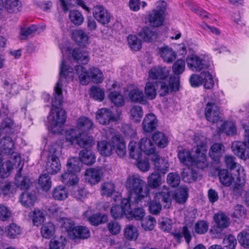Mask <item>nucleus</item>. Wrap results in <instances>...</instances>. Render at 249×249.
Here are the masks:
<instances>
[{"label":"nucleus","instance_id":"obj_1","mask_svg":"<svg viewBox=\"0 0 249 249\" xmlns=\"http://www.w3.org/2000/svg\"><path fill=\"white\" fill-rule=\"evenodd\" d=\"M60 69V79L63 77L66 78L70 73H72L73 72V69L67 65L65 61H62ZM60 80L61 79H59L54 87V97L52 103L53 108L51 109L46 123V125L50 128L53 133H58L60 132V127L66 120L65 111L58 107V106L61 105L63 100Z\"/></svg>","mask_w":249,"mask_h":249},{"label":"nucleus","instance_id":"obj_2","mask_svg":"<svg viewBox=\"0 0 249 249\" xmlns=\"http://www.w3.org/2000/svg\"><path fill=\"white\" fill-rule=\"evenodd\" d=\"M145 186V181L139 177L132 175L127 178L125 186L130 195L126 199H129L132 205H138L141 207L148 205L150 197L149 196V189Z\"/></svg>","mask_w":249,"mask_h":249},{"label":"nucleus","instance_id":"obj_3","mask_svg":"<svg viewBox=\"0 0 249 249\" xmlns=\"http://www.w3.org/2000/svg\"><path fill=\"white\" fill-rule=\"evenodd\" d=\"M81 164L75 157L69 159L67 163V171L61 175L62 181L66 185L73 186L77 183L78 178L76 174L81 170Z\"/></svg>","mask_w":249,"mask_h":249},{"label":"nucleus","instance_id":"obj_4","mask_svg":"<svg viewBox=\"0 0 249 249\" xmlns=\"http://www.w3.org/2000/svg\"><path fill=\"white\" fill-rule=\"evenodd\" d=\"M160 200L166 204L165 207L169 208L171 204L170 193L169 192H158L155 194L154 199L148 201L147 206L148 205V210L151 213L157 215L160 213L162 208Z\"/></svg>","mask_w":249,"mask_h":249},{"label":"nucleus","instance_id":"obj_5","mask_svg":"<svg viewBox=\"0 0 249 249\" xmlns=\"http://www.w3.org/2000/svg\"><path fill=\"white\" fill-rule=\"evenodd\" d=\"M204 114L206 119L212 124H216L222 121L220 109L214 103H207Z\"/></svg>","mask_w":249,"mask_h":249},{"label":"nucleus","instance_id":"obj_6","mask_svg":"<svg viewBox=\"0 0 249 249\" xmlns=\"http://www.w3.org/2000/svg\"><path fill=\"white\" fill-rule=\"evenodd\" d=\"M131 202L126 198L121 199V206L116 205L113 206L110 211L111 216L115 219L122 218L126 213L130 211Z\"/></svg>","mask_w":249,"mask_h":249},{"label":"nucleus","instance_id":"obj_7","mask_svg":"<svg viewBox=\"0 0 249 249\" xmlns=\"http://www.w3.org/2000/svg\"><path fill=\"white\" fill-rule=\"evenodd\" d=\"M92 15L94 18L104 26L108 24L110 21V14L102 5H97L94 6L92 8Z\"/></svg>","mask_w":249,"mask_h":249},{"label":"nucleus","instance_id":"obj_8","mask_svg":"<svg viewBox=\"0 0 249 249\" xmlns=\"http://www.w3.org/2000/svg\"><path fill=\"white\" fill-rule=\"evenodd\" d=\"M186 63L188 68L194 71H200L209 67L205 63L204 60L195 54L188 55L186 58Z\"/></svg>","mask_w":249,"mask_h":249},{"label":"nucleus","instance_id":"obj_9","mask_svg":"<svg viewBox=\"0 0 249 249\" xmlns=\"http://www.w3.org/2000/svg\"><path fill=\"white\" fill-rule=\"evenodd\" d=\"M213 220L216 226H213L211 230L213 233H220L224 229L227 228L229 225V218L222 212L215 213Z\"/></svg>","mask_w":249,"mask_h":249},{"label":"nucleus","instance_id":"obj_10","mask_svg":"<svg viewBox=\"0 0 249 249\" xmlns=\"http://www.w3.org/2000/svg\"><path fill=\"white\" fill-rule=\"evenodd\" d=\"M231 148L234 154L239 158L243 160L249 159V147L246 142L235 141L232 143Z\"/></svg>","mask_w":249,"mask_h":249},{"label":"nucleus","instance_id":"obj_11","mask_svg":"<svg viewBox=\"0 0 249 249\" xmlns=\"http://www.w3.org/2000/svg\"><path fill=\"white\" fill-rule=\"evenodd\" d=\"M96 118L99 123L103 125L109 124L111 122L116 120L111 111L106 108L99 109L96 112Z\"/></svg>","mask_w":249,"mask_h":249},{"label":"nucleus","instance_id":"obj_12","mask_svg":"<svg viewBox=\"0 0 249 249\" xmlns=\"http://www.w3.org/2000/svg\"><path fill=\"white\" fill-rule=\"evenodd\" d=\"M169 74V71L165 67L158 66L153 67L149 71V78L153 79H164Z\"/></svg>","mask_w":249,"mask_h":249},{"label":"nucleus","instance_id":"obj_13","mask_svg":"<svg viewBox=\"0 0 249 249\" xmlns=\"http://www.w3.org/2000/svg\"><path fill=\"white\" fill-rule=\"evenodd\" d=\"M16 188L10 182L0 180V196L4 198H9L16 193Z\"/></svg>","mask_w":249,"mask_h":249},{"label":"nucleus","instance_id":"obj_14","mask_svg":"<svg viewBox=\"0 0 249 249\" xmlns=\"http://www.w3.org/2000/svg\"><path fill=\"white\" fill-rule=\"evenodd\" d=\"M0 149L2 153L10 156L17 153L14 152V143L12 139L9 136L4 137L1 139Z\"/></svg>","mask_w":249,"mask_h":249},{"label":"nucleus","instance_id":"obj_15","mask_svg":"<svg viewBox=\"0 0 249 249\" xmlns=\"http://www.w3.org/2000/svg\"><path fill=\"white\" fill-rule=\"evenodd\" d=\"M112 147L115 150L117 155L121 158L125 157L126 153V146L123 138L115 136L112 138Z\"/></svg>","mask_w":249,"mask_h":249},{"label":"nucleus","instance_id":"obj_16","mask_svg":"<svg viewBox=\"0 0 249 249\" xmlns=\"http://www.w3.org/2000/svg\"><path fill=\"white\" fill-rule=\"evenodd\" d=\"M78 159L82 163L88 165H90L93 164L95 161L96 157L94 153L91 149H84L81 151L79 154Z\"/></svg>","mask_w":249,"mask_h":249},{"label":"nucleus","instance_id":"obj_17","mask_svg":"<svg viewBox=\"0 0 249 249\" xmlns=\"http://www.w3.org/2000/svg\"><path fill=\"white\" fill-rule=\"evenodd\" d=\"M139 36L145 42H152L158 37L157 30L153 27H145L139 33Z\"/></svg>","mask_w":249,"mask_h":249},{"label":"nucleus","instance_id":"obj_18","mask_svg":"<svg viewBox=\"0 0 249 249\" xmlns=\"http://www.w3.org/2000/svg\"><path fill=\"white\" fill-rule=\"evenodd\" d=\"M151 160L154 162L155 171L165 174L168 171V163L164 158H161L158 154L151 156Z\"/></svg>","mask_w":249,"mask_h":249},{"label":"nucleus","instance_id":"obj_19","mask_svg":"<svg viewBox=\"0 0 249 249\" xmlns=\"http://www.w3.org/2000/svg\"><path fill=\"white\" fill-rule=\"evenodd\" d=\"M21 7V3L18 0H6L3 3L2 0L0 2V10L12 13L17 12Z\"/></svg>","mask_w":249,"mask_h":249},{"label":"nucleus","instance_id":"obj_20","mask_svg":"<svg viewBox=\"0 0 249 249\" xmlns=\"http://www.w3.org/2000/svg\"><path fill=\"white\" fill-rule=\"evenodd\" d=\"M85 179L89 183L94 185L101 180V171L95 168H89L85 172Z\"/></svg>","mask_w":249,"mask_h":249},{"label":"nucleus","instance_id":"obj_21","mask_svg":"<svg viewBox=\"0 0 249 249\" xmlns=\"http://www.w3.org/2000/svg\"><path fill=\"white\" fill-rule=\"evenodd\" d=\"M61 164L58 158L53 157L47 158L46 170L48 174L53 175L59 172L61 169Z\"/></svg>","mask_w":249,"mask_h":249},{"label":"nucleus","instance_id":"obj_22","mask_svg":"<svg viewBox=\"0 0 249 249\" xmlns=\"http://www.w3.org/2000/svg\"><path fill=\"white\" fill-rule=\"evenodd\" d=\"M23 163H21V158L18 153H15L10 156V159L6 161L4 167L6 166V170L8 173L14 168V166L18 168V171H21Z\"/></svg>","mask_w":249,"mask_h":249},{"label":"nucleus","instance_id":"obj_23","mask_svg":"<svg viewBox=\"0 0 249 249\" xmlns=\"http://www.w3.org/2000/svg\"><path fill=\"white\" fill-rule=\"evenodd\" d=\"M142 127L145 132H150L156 128L157 124V119L155 115L153 114H149L147 115L143 122Z\"/></svg>","mask_w":249,"mask_h":249},{"label":"nucleus","instance_id":"obj_24","mask_svg":"<svg viewBox=\"0 0 249 249\" xmlns=\"http://www.w3.org/2000/svg\"><path fill=\"white\" fill-rule=\"evenodd\" d=\"M72 59L78 63L87 64L89 61V56L87 53L83 51L80 48H74L71 53Z\"/></svg>","mask_w":249,"mask_h":249},{"label":"nucleus","instance_id":"obj_25","mask_svg":"<svg viewBox=\"0 0 249 249\" xmlns=\"http://www.w3.org/2000/svg\"><path fill=\"white\" fill-rule=\"evenodd\" d=\"M72 38L74 41L79 46H85L88 44V35L82 29L74 30L72 33Z\"/></svg>","mask_w":249,"mask_h":249},{"label":"nucleus","instance_id":"obj_26","mask_svg":"<svg viewBox=\"0 0 249 249\" xmlns=\"http://www.w3.org/2000/svg\"><path fill=\"white\" fill-rule=\"evenodd\" d=\"M142 151H143L147 155L158 154L155 152V147L152 141L147 138H143L141 139V141L138 144Z\"/></svg>","mask_w":249,"mask_h":249},{"label":"nucleus","instance_id":"obj_27","mask_svg":"<svg viewBox=\"0 0 249 249\" xmlns=\"http://www.w3.org/2000/svg\"><path fill=\"white\" fill-rule=\"evenodd\" d=\"M160 53L163 61L168 63H172L176 58V53L167 46L159 49Z\"/></svg>","mask_w":249,"mask_h":249},{"label":"nucleus","instance_id":"obj_28","mask_svg":"<svg viewBox=\"0 0 249 249\" xmlns=\"http://www.w3.org/2000/svg\"><path fill=\"white\" fill-rule=\"evenodd\" d=\"M15 184L17 187L21 190L28 189L31 184V181L28 177L22 176L21 171H18L15 180Z\"/></svg>","mask_w":249,"mask_h":249},{"label":"nucleus","instance_id":"obj_29","mask_svg":"<svg viewBox=\"0 0 249 249\" xmlns=\"http://www.w3.org/2000/svg\"><path fill=\"white\" fill-rule=\"evenodd\" d=\"M206 151L196 150V154L193 157L191 164H195L197 168L203 169L207 166L205 153Z\"/></svg>","mask_w":249,"mask_h":249},{"label":"nucleus","instance_id":"obj_30","mask_svg":"<svg viewBox=\"0 0 249 249\" xmlns=\"http://www.w3.org/2000/svg\"><path fill=\"white\" fill-rule=\"evenodd\" d=\"M75 70L77 74L80 83L83 85L89 84L90 81L89 71L82 65H77L75 67Z\"/></svg>","mask_w":249,"mask_h":249},{"label":"nucleus","instance_id":"obj_31","mask_svg":"<svg viewBox=\"0 0 249 249\" xmlns=\"http://www.w3.org/2000/svg\"><path fill=\"white\" fill-rule=\"evenodd\" d=\"M148 19L151 26L158 27L162 24L164 21V17L160 13L152 10L149 12Z\"/></svg>","mask_w":249,"mask_h":249},{"label":"nucleus","instance_id":"obj_32","mask_svg":"<svg viewBox=\"0 0 249 249\" xmlns=\"http://www.w3.org/2000/svg\"><path fill=\"white\" fill-rule=\"evenodd\" d=\"M52 196L56 200L62 201L66 199L69 195L67 188L63 185H58L52 191Z\"/></svg>","mask_w":249,"mask_h":249},{"label":"nucleus","instance_id":"obj_33","mask_svg":"<svg viewBox=\"0 0 249 249\" xmlns=\"http://www.w3.org/2000/svg\"><path fill=\"white\" fill-rule=\"evenodd\" d=\"M188 197V189L185 187L179 188L174 193L173 198L177 203L184 204Z\"/></svg>","mask_w":249,"mask_h":249},{"label":"nucleus","instance_id":"obj_34","mask_svg":"<svg viewBox=\"0 0 249 249\" xmlns=\"http://www.w3.org/2000/svg\"><path fill=\"white\" fill-rule=\"evenodd\" d=\"M224 151L223 145L220 143H215L212 145L209 152L210 157L214 161H217Z\"/></svg>","mask_w":249,"mask_h":249},{"label":"nucleus","instance_id":"obj_35","mask_svg":"<svg viewBox=\"0 0 249 249\" xmlns=\"http://www.w3.org/2000/svg\"><path fill=\"white\" fill-rule=\"evenodd\" d=\"M218 176L221 183L225 186H230L234 179L231 174L226 169L219 170Z\"/></svg>","mask_w":249,"mask_h":249},{"label":"nucleus","instance_id":"obj_36","mask_svg":"<svg viewBox=\"0 0 249 249\" xmlns=\"http://www.w3.org/2000/svg\"><path fill=\"white\" fill-rule=\"evenodd\" d=\"M181 176L182 180L184 182L191 183L196 180L198 174L195 170L187 167L183 169Z\"/></svg>","mask_w":249,"mask_h":249},{"label":"nucleus","instance_id":"obj_37","mask_svg":"<svg viewBox=\"0 0 249 249\" xmlns=\"http://www.w3.org/2000/svg\"><path fill=\"white\" fill-rule=\"evenodd\" d=\"M161 184L160 175L157 171L151 173L147 178V185L151 189H157Z\"/></svg>","mask_w":249,"mask_h":249},{"label":"nucleus","instance_id":"obj_38","mask_svg":"<svg viewBox=\"0 0 249 249\" xmlns=\"http://www.w3.org/2000/svg\"><path fill=\"white\" fill-rule=\"evenodd\" d=\"M55 232V227L52 222L44 223L41 229V234L43 238L50 239Z\"/></svg>","mask_w":249,"mask_h":249},{"label":"nucleus","instance_id":"obj_39","mask_svg":"<svg viewBox=\"0 0 249 249\" xmlns=\"http://www.w3.org/2000/svg\"><path fill=\"white\" fill-rule=\"evenodd\" d=\"M130 157L134 159L139 160L142 158V151L138 144L135 141H132L128 144Z\"/></svg>","mask_w":249,"mask_h":249},{"label":"nucleus","instance_id":"obj_40","mask_svg":"<svg viewBox=\"0 0 249 249\" xmlns=\"http://www.w3.org/2000/svg\"><path fill=\"white\" fill-rule=\"evenodd\" d=\"M36 199V196L28 192H23L19 196V201L21 204L26 207L33 206Z\"/></svg>","mask_w":249,"mask_h":249},{"label":"nucleus","instance_id":"obj_41","mask_svg":"<svg viewBox=\"0 0 249 249\" xmlns=\"http://www.w3.org/2000/svg\"><path fill=\"white\" fill-rule=\"evenodd\" d=\"M124 237L128 240L135 241L138 237L139 232L137 228L132 225H126L124 230Z\"/></svg>","mask_w":249,"mask_h":249},{"label":"nucleus","instance_id":"obj_42","mask_svg":"<svg viewBox=\"0 0 249 249\" xmlns=\"http://www.w3.org/2000/svg\"><path fill=\"white\" fill-rule=\"evenodd\" d=\"M66 243L65 236L62 235L55 236L49 243V247L52 249H64Z\"/></svg>","mask_w":249,"mask_h":249},{"label":"nucleus","instance_id":"obj_43","mask_svg":"<svg viewBox=\"0 0 249 249\" xmlns=\"http://www.w3.org/2000/svg\"><path fill=\"white\" fill-rule=\"evenodd\" d=\"M93 123L88 118L81 117L76 122V126L78 129L83 132H86L92 127Z\"/></svg>","mask_w":249,"mask_h":249},{"label":"nucleus","instance_id":"obj_44","mask_svg":"<svg viewBox=\"0 0 249 249\" xmlns=\"http://www.w3.org/2000/svg\"><path fill=\"white\" fill-rule=\"evenodd\" d=\"M80 147L84 149H90L94 144L93 138L80 134L76 142Z\"/></svg>","mask_w":249,"mask_h":249},{"label":"nucleus","instance_id":"obj_45","mask_svg":"<svg viewBox=\"0 0 249 249\" xmlns=\"http://www.w3.org/2000/svg\"><path fill=\"white\" fill-rule=\"evenodd\" d=\"M171 234L178 242H180V240L183 236L184 237L187 244H189L192 239L190 231H189L188 227L186 226H183L182 228L181 233L171 232Z\"/></svg>","mask_w":249,"mask_h":249},{"label":"nucleus","instance_id":"obj_46","mask_svg":"<svg viewBox=\"0 0 249 249\" xmlns=\"http://www.w3.org/2000/svg\"><path fill=\"white\" fill-rule=\"evenodd\" d=\"M152 139L157 146L160 148L166 147L168 144V139L164 133L160 131L155 132Z\"/></svg>","mask_w":249,"mask_h":249},{"label":"nucleus","instance_id":"obj_47","mask_svg":"<svg viewBox=\"0 0 249 249\" xmlns=\"http://www.w3.org/2000/svg\"><path fill=\"white\" fill-rule=\"evenodd\" d=\"M74 238L87 239L89 237L90 231L88 228L84 226H77L72 230Z\"/></svg>","mask_w":249,"mask_h":249},{"label":"nucleus","instance_id":"obj_48","mask_svg":"<svg viewBox=\"0 0 249 249\" xmlns=\"http://www.w3.org/2000/svg\"><path fill=\"white\" fill-rule=\"evenodd\" d=\"M129 99L133 102L142 103L144 101V95L143 91L138 88L131 89L128 93Z\"/></svg>","mask_w":249,"mask_h":249},{"label":"nucleus","instance_id":"obj_49","mask_svg":"<svg viewBox=\"0 0 249 249\" xmlns=\"http://www.w3.org/2000/svg\"><path fill=\"white\" fill-rule=\"evenodd\" d=\"M219 130L227 135H233L236 133V128L234 123L231 122H223L219 127Z\"/></svg>","mask_w":249,"mask_h":249},{"label":"nucleus","instance_id":"obj_50","mask_svg":"<svg viewBox=\"0 0 249 249\" xmlns=\"http://www.w3.org/2000/svg\"><path fill=\"white\" fill-rule=\"evenodd\" d=\"M90 80L95 83H100L104 80L103 74L98 68L92 67L89 69Z\"/></svg>","mask_w":249,"mask_h":249},{"label":"nucleus","instance_id":"obj_51","mask_svg":"<svg viewBox=\"0 0 249 249\" xmlns=\"http://www.w3.org/2000/svg\"><path fill=\"white\" fill-rule=\"evenodd\" d=\"M69 18L71 21L75 25H81L84 20V18L82 13L76 10L70 11Z\"/></svg>","mask_w":249,"mask_h":249},{"label":"nucleus","instance_id":"obj_52","mask_svg":"<svg viewBox=\"0 0 249 249\" xmlns=\"http://www.w3.org/2000/svg\"><path fill=\"white\" fill-rule=\"evenodd\" d=\"M97 148L100 153L104 156H109L112 152V146L105 141L98 142Z\"/></svg>","mask_w":249,"mask_h":249},{"label":"nucleus","instance_id":"obj_53","mask_svg":"<svg viewBox=\"0 0 249 249\" xmlns=\"http://www.w3.org/2000/svg\"><path fill=\"white\" fill-rule=\"evenodd\" d=\"M108 98L111 102L116 107H122L124 104V99L123 96L119 92H111Z\"/></svg>","mask_w":249,"mask_h":249},{"label":"nucleus","instance_id":"obj_54","mask_svg":"<svg viewBox=\"0 0 249 249\" xmlns=\"http://www.w3.org/2000/svg\"><path fill=\"white\" fill-rule=\"evenodd\" d=\"M34 225L38 226L44 222L45 218L44 213L39 210H35L31 213Z\"/></svg>","mask_w":249,"mask_h":249},{"label":"nucleus","instance_id":"obj_55","mask_svg":"<svg viewBox=\"0 0 249 249\" xmlns=\"http://www.w3.org/2000/svg\"><path fill=\"white\" fill-rule=\"evenodd\" d=\"M205 71H203L200 74H193L189 78V82L192 87L196 88L203 84L204 77H206Z\"/></svg>","mask_w":249,"mask_h":249},{"label":"nucleus","instance_id":"obj_56","mask_svg":"<svg viewBox=\"0 0 249 249\" xmlns=\"http://www.w3.org/2000/svg\"><path fill=\"white\" fill-rule=\"evenodd\" d=\"M20 228L15 223H12L9 225L6 230L7 236L10 239H14L21 234Z\"/></svg>","mask_w":249,"mask_h":249},{"label":"nucleus","instance_id":"obj_57","mask_svg":"<svg viewBox=\"0 0 249 249\" xmlns=\"http://www.w3.org/2000/svg\"><path fill=\"white\" fill-rule=\"evenodd\" d=\"M38 183L43 190L48 191L52 186V181L48 174L41 175L38 179Z\"/></svg>","mask_w":249,"mask_h":249},{"label":"nucleus","instance_id":"obj_58","mask_svg":"<svg viewBox=\"0 0 249 249\" xmlns=\"http://www.w3.org/2000/svg\"><path fill=\"white\" fill-rule=\"evenodd\" d=\"M194 141L196 144L197 148L196 150L207 151L206 144L207 141L204 136L196 134L194 136Z\"/></svg>","mask_w":249,"mask_h":249},{"label":"nucleus","instance_id":"obj_59","mask_svg":"<svg viewBox=\"0 0 249 249\" xmlns=\"http://www.w3.org/2000/svg\"><path fill=\"white\" fill-rule=\"evenodd\" d=\"M178 157L180 162L185 165L191 164L193 160V157L189 151L185 150H180L178 152Z\"/></svg>","mask_w":249,"mask_h":249},{"label":"nucleus","instance_id":"obj_60","mask_svg":"<svg viewBox=\"0 0 249 249\" xmlns=\"http://www.w3.org/2000/svg\"><path fill=\"white\" fill-rule=\"evenodd\" d=\"M107 217L106 215H101V213H95L91 215L89 220L90 224L93 226H98L107 221Z\"/></svg>","mask_w":249,"mask_h":249},{"label":"nucleus","instance_id":"obj_61","mask_svg":"<svg viewBox=\"0 0 249 249\" xmlns=\"http://www.w3.org/2000/svg\"><path fill=\"white\" fill-rule=\"evenodd\" d=\"M127 41L132 50L138 51L142 47L141 40L136 35H129L127 37Z\"/></svg>","mask_w":249,"mask_h":249},{"label":"nucleus","instance_id":"obj_62","mask_svg":"<svg viewBox=\"0 0 249 249\" xmlns=\"http://www.w3.org/2000/svg\"><path fill=\"white\" fill-rule=\"evenodd\" d=\"M115 192V187L113 183L107 182L102 184L101 190L102 195L110 196Z\"/></svg>","mask_w":249,"mask_h":249},{"label":"nucleus","instance_id":"obj_63","mask_svg":"<svg viewBox=\"0 0 249 249\" xmlns=\"http://www.w3.org/2000/svg\"><path fill=\"white\" fill-rule=\"evenodd\" d=\"M155 223V218L151 216H148L141 220V226L145 231L152 230Z\"/></svg>","mask_w":249,"mask_h":249},{"label":"nucleus","instance_id":"obj_64","mask_svg":"<svg viewBox=\"0 0 249 249\" xmlns=\"http://www.w3.org/2000/svg\"><path fill=\"white\" fill-rule=\"evenodd\" d=\"M223 244L226 249H234L237 244L236 239L232 235L226 236L223 239Z\"/></svg>","mask_w":249,"mask_h":249}]
</instances>
